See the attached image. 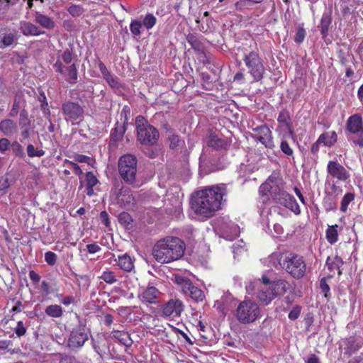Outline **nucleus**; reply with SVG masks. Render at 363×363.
<instances>
[{"label": "nucleus", "mask_w": 363, "mask_h": 363, "mask_svg": "<svg viewBox=\"0 0 363 363\" xmlns=\"http://www.w3.org/2000/svg\"><path fill=\"white\" fill-rule=\"evenodd\" d=\"M227 193L225 184H220L198 191L191 199V208L196 214L210 218L220 208L223 197L227 195Z\"/></svg>", "instance_id": "1"}, {"label": "nucleus", "mask_w": 363, "mask_h": 363, "mask_svg": "<svg viewBox=\"0 0 363 363\" xmlns=\"http://www.w3.org/2000/svg\"><path fill=\"white\" fill-rule=\"evenodd\" d=\"M185 249L186 245L180 238L167 236L154 245L152 255L157 262L167 264L181 259Z\"/></svg>", "instance_id": "2"}, {"label": "nucleus", "mask_w": 363, "mask_h": 363, "mask_svg": "<svg viewBox=\"0 0 363 363\" xmlns=\"http://www.w3.org/2000/svg\"><path fill=\"white\" fill-rule=\"evenodd\" d=\"M137 139L143 145L152 146L157 143L160 138L159 131L143 116L135 118Z\"/></svg>", "instance_id": "3"}, {"label": "nucleus", "mask_w": 363, "mask_h": 363, "mask_svg": "<svg viewBox=\"0 0 363 363\" xmlns=\"http://www.w3.org/2000/svg\"><path fill=\"white\" fill-rule=\"evenodd\" d=\"M260 316L259 306L250 299L241 301L235 312V317L242 324L252 323Z\"/></svg>", "instance_id": "4"}, {"label": "nucleus", "mask_w": 363, "mask_h": 363, "mask_svg": "<svg viewBox=\"0 0 363 363\" xmlns=\"http://www.w3.org/2000/svg\"><path fill=\"white\" fill-rule=\"evenodd\" d=\"M118 171L123 180L128 184L135 183L137 173V159L135 156L127 154L121 156L118 160Z\"/></svg>", "instance_id": "5"}, {"label": "nucleus", "mask_w": 363, "mask_h": 363, "mask_svg": "<svg viewBox=\"0 0 363 363\" xmlns=\"http://www.w3.org/2000/svg\"><path fill=\"white\" fill-rule=\"evenodd\" d=\"M281 267L292 277L300 279L303 277L306 267L303 258L298 255L281 257L279 260Z\"/></svg>", "instance_id": "6"}, {"label": "nucleus", "mask_w": 363, "mask_h": 363, "mask_svg": "<svg viewBox=\"0 0 363 363\" xmlns=\"http://www.w3.org/2000/svg\"><path fill=\"white\" fill-rule=\"evenodd\" d=\"M270 195L275 203L290 209L295 214L300 213V208L295 198L279 186H270Z\"/></svg>", "instance_id": "7"}, {"label": "nucleus", "mask_w": 363, "mask_h": 363, "mask_svg": "<svg viewBox=\"0 0 363 363\" xmlns=\"http://www.w3.org/2000/svg\"><path fill=\"white\" fill-rule=\"evenodd\" d=\"M243 60L253 79L256 82L260 81L263 78L265 68L259 54L255 51H251L245 55Z\"/></svg>", "instance_id": "8"}, {"label": "nucleus", "mask_w": 363, "mask_h": 363, "mask_svg": "<svg viewBox=\"0 0 363 363\" xmlns=\"http://www.w3.org/2000/svg\"><path fill=\"white\" fill-rule=\"evenodd\" d=\"M346 130L352 135L350 140L359 147H363V123L360 115L354 114L349 117Z\"/></svg>", "instance_id": "9"}, {"label": "nucleus", "mask_w": 363, "mask_h": 363, "mask_svg": "<svg viewBox=\"0 0 363 363\" xmlns=\"http://www.w3.org/2000/svg\"><path fill=\"white\" fill-rule=\"evenodd\" d=\"M175 282L181 287L184 294L189 296L195 301L200 302L204 300L203 291L194 286L189 279L183 276H175Z\"/></svg>", "instance_id": "10"}, {"label": "nucleus", "mask_w": 363, "mask_h": 363, "mask_svg": "<svg viewBox=\"0 0 363 363\" xmlns=\"http://www.w3.org/2000/svg\"><path fill=\"white\" fill-rule=\"evenodd\" d=\"M61 111L64 116V119L69 122H74L81 120L84 116V108L77 102L67 101L62 104Z\"/></svg>", "instance_id": "11"}, {"label": "nucleus", "mask_w": 363, "mask_h": 363, "mask_svg": "<svg viewBox=\"0 0 363 363\" xmlns=\"http://www.w3.org/2000/svg\"><path fill=\"white\" fill-rule=\"evenodd\" d=\"M88 329L79 321V325L74 328L68 340V347L72 350L82 347L88 340Z\"/></svg>", "instance_id": "12"}, {"label": "nucleus", "mask_w": 363, "mask_h": 363, "mask_svg": "<svg viewBox=\"0 0 363 363\" xmlns=\"http://www.w3.org/2000/svg\"><path fill=\"white\" fill-rule=\"evenodd\" d=\"M253 131L255 133L254 138L256 140H259L267 148L272 149L274 147L272 132L267 125L257 126L253 129Z\"/></svg>", "instance_id": "13"}, {"label": "nucleus", "mask_w": 363, "mask_h": 363, "mask_svg": "<svg viewBox=\"0 0 363 363\" xmlns=\"http://www.w3.org/2000/svg\"><path fill=\"white\" fill-rule=\"evenodd\" d=\"M184 311V304L179 299H170L162 308V315L164 317H179Z\"/></svg>", "instance_id": "14"}, {"label": "nucleus", "mask_w": 363, "mask_h": 363, "mask_svg": "<svg viewBox=\"0 0 363 363\" xmlns=\"http://www.w3.org/2000/svg\"><path fill=\"white\" fill-rule=\"evenodd\" d=\"M327 172L333 178L340 181H346L350 177L349 172L336 161H330L328 162Z\"/></svg>", "instance_id": "15"}, {"label": "nucleus", "mask_w": 363, "mask_h": 363, "mask_svg": "<svg viewBox=\"0 0 363 363\" xmlns=\"http://www.w3.org/2000/svg\"><path fill=\"white\" fill-rule=\"evenodd\" d=\"M160 291L155 286H148L138 296L139 299L145 303H156L160 295Z\"/></svg>", "instance_id": "16"}, {"label": "nucleus", "mask_w": 363, "mask_h": 363, "mask_svg": "<svg viewBox=\"0 0 363 363\" xmlns=\"http://www.w3.org/2000/svg\"><path fill=\"white\" fill-rule=\"evenodd\" d=\"M118 203L123 206H128L134 202V197L129 189L121 187L118 191H115Z\"/></svg>", "instance_id": "17"}, {"label": "nucleus", "mask_w": 363, "mask_h": 363, "mask_svg": "<svg viewBox=\"0 0 363 363\" xmlns=\"http://www.w3.org/2000/svg\"><path fill=\"white\" fill-rule=\"evenodd\" d=\"M277 297L283 296L291 288V284L285 279H278L272 281L270 286Z\"/></svg>", "instance_id": "18"}, {"label": "nucleus", "mask_w": 363, "mask_h": 363, "mask_svg": "<svg viewBox=\"0 0 363 363\" xmlns=\"http://www.w3.org/2000/svg\"><path fill=\"white\" fill-rule=\"evenodd\" d=\"M207 145L216 150H226L228 143L223 139L219 138L216 135L210 133L207 138Z\"/></svg>", "instance_id": "19"}, {"label": "nucleus", "mask_w": 363, "mask_h": 363, "mask_svg": "<svg viewBox=\"0 0 363 363\" xmlns=\"http://www.w3.org/2000/svg\"><path fill=\"white\" fill-rule=\"evenodd\" d=\"M17 123L11 119H4L0 122V130L6 136H11L17 132Z\"/></svg>", "instance_id": "20"}, {"label": "nucleus", "mask_w": 363, "mask_h": 363, "mask_svg": "<svg viewBox=\"0 0 363 363\" xmlns=\"http://www.w3.org/2000/svg\"><path fill=\"white\" fill-rule=\"evenodd\" d=\"M20 30L24 35H39L44 33L35 24L23 21L20 23Z\"/></svg>", "instance_id": "21"}, {"label": "nucleus", "mask_w": 363, "mask_h": 363, "mask_svg": "<svg viewBox=\"0 0 363 363\" xmlns=\"http://www.w3.org/2000/svg\"><path fill=\"white\" fill-rule=\"evenodd\" d=\"M34 17L35 23L46 29L52 30L55 26L54 21L50 17L42 14L39 11H35Z\"/></svg>", "instance_id": "22"}, {"label": "nucleus", "mask_w": 363, "mask_h": 363, "mask_svg": "<svg viewBox=\"0 0 363 363\" xmlns=\"http://www.w3.org/2000/svg\"><path fill=\"white\" fill-rule=\"evenodd\" d=\"M277 121L286 128L291 136L294 135L292 123L289 112L287 110L283 109L279 112Z\"/></svg>", "instance_id": "23"}, {"label": "nucleus", "mask_w": 363, "mask_h": 363, "mask_svg": "<svg viewBox=\"0 0 363 363\" xmlns=\"http://www.w3.org/2000/svg\"><path fill=\"white\" fill-rule=\"evenodd\" d=\"M257 298L264 305H269L272 300L277 298L272 288L259 290L257 293Z\"/></svg>", "instance_id": "24"}, {"label": "nucleus", "mask_w": 363, "mask_h": 363, "mask_svg": "<svg viewBox=\"0 0 363 363\" xmlns=\"http://www.w3.org/2000/svg\"><path fill=\"white\" fill-rule=\"evenodd\" d=\"M126 129L127 128L125 125L119 124V123L117 122L114 128L111 130V142L116 143L121 140L126 131Z\"/></svg>", "instance_id": "25"}, {"label": "nucleus", "mask_w": 363, "mask_h": 363, "mask_svg": "<svg viewBox=\"0 0 363 363\" xmlns=\"http://www.w3.org/2000/svg\"><path fill=\"white\" fill-rule=\"evenodd\" d=\"M337 139V133L335 131L322 133L318 138V143H323L327 147L333 146Z\"/></svg>", "instance_id": "26"}, {"label": "nucleus", "mask_w": 363, "mask_h": 363, "mask_svg": "<svg viewBox=\"0 0 363 363\" xmlns=\"http://www.w3.org/2000/svg\"><path fill=\"white\" fill-rule=\"evenodd\" d=\"M113 337L117 339L121 343L126 347L131 346L133 343V340H131L130 335L128 333L121 330H113L112 331Z\"/></svg>", "instance_id": "27"}, {"label": "nucleus", "mask_w": 363, "mask_h": 363, "mask_svg": "<svg viewBox=\"0 0 363 363\" xmlns=\"http://www.w3.org/2000/svg\"><path fill=\"white\" fill-rule=\"evenodd\" d=\"M118 265L120 269L125 272H130L134 267L133 259L127 254L118 256Z\"/></svg>", "instance_id": "28"}, {"label": "nucleus", "mask_w": 363, "mask_h": 363, "mask_svg": "<svg viewBox=\"0 0 363 363\" xmlns=\"http://www.w3.org/2000/svg\"><path fill=\"white\" fill-rule=\"evenodd\" d=\"M343 264V261L342 258L337 255L335 256L333 258H330L328 257L326 260V265L328 267V269L333 272L335 269L338 270V275H340L342 274V272L340 271V267Z\"/></svg>", "instance_id": "29"}, {"label": "nucleus", "mask_w": 363, "mask_h": 363, "mask_svg": "<svg viewBox=\"0 0 363 363\" xmlns=\"http://www.w3.org/2000/svg\"><path fill=\"white\" fill-rule=\"evenodd\" d=\"M65 79L70 84H75L77 82L78 72L75 64L66 67L65 70Z\"/></svg>", "instance_id": "30"}, {"label": "nucleus", "mask_w": 363, "mask_h": 363, "mask_svg": "<svg viewBox=\"0 0 363 363\" xmlns=\"http://www.w3.org/2000/svg\"><path fill=\"white\" fill-rule=\"evenodd\" d=\"M330 24V15L328 13H324L322 16L320 25L318 26L323 38L328 35V29Z\"/></svg>", "instance_id": "31"}, {"label": "nucleus", "mask_w": 363, "mask_h": 363, "mask_svg": "<svg viewBox=\"0 0 363 363\" xmlns=\"http://www.w3.org/2000/svg\"><path fill=\"white\" fill-rule=\"evenodd\" d=\"M339 226L335 224L333 225H329L325 232V238L327 241L333 245L338 240V229Z\"/></svg>", "instance_id": "32"}, {"label": "nucleus", "mask_w": 363, "mask_h": 363, "mask_svg": "<svg viewBox=\"0 0 363 363\" xmlns=\"http://www.w3.org/2000/svg\"><path fill=\"white\" fill-rule=\"evenodd\" d=\"M18 39V35L15 33H5L0 40V48L4 49L11 45Z\"/></svg>", "instance_id": "33"}, {"label": "nucleus", "mask_w": 363, "mask_h": 363, "mask_svg": "<svg viewBox=\"0 0 363 363\" xmlns=\"http://www.w3.org/2000/svg\"><path fill=\"white\" fill-rule=\"evenodd\" d=\"M186 40L188 43H189L191 48L199 52L203 51V45L201 43L199 38L193 33H189L186 36Z\"/></svg>", "instance_id": "34"}, {"label": "nucleus", "mask_w": 363, "mask_h": 363, "mask_svg": "<svg viewBox=\"0 0 363 363\" xmlns=\"http://www.w3.org/2000/svg\"><path fill=\"white\" fill-rule=\"evenodd\" d=\"M45 312L48 316L52 318H60L63 314L62 307L57 304L47 306Z\"/></svg>", "instance_id": "35"}, {"label": "nucleus", "mask_w": 363, "mask_h": 363, "mask_svg": "<svg viewBox=\"0 0 363 363\" xmlns=\"http://www.w3.org/2000/svg\"><path fill=\"white\" fill-rule=\"evenodd\" d=\"M118 221L127 229H130L132 227L133 219L128 213L123 212L120 213L118 216Z\"/></svg>", "instance_id": "36"}, {"label": "nucleus", "mask_w": 363, "mask_h": 363, "mask_svg": "<svg viewBox=\"0 0 363 363\" xmlns=\"http://www.w3.org/2000/svg\"><path fill=\"white\" fill-rule=\"evenodd\" d=\"M260 2L261 1L256 0H240L235 3V6L237 10H242L245 9H250L255 4Z\"/></svg>", "instance_id": "37"}, {"label": "nucleus", "mask_w": 363, "mask_h": 363, "mask_svg": "<svg viewBox=\"0 0 363 363\" xmlns=\"http://www.w3.org/2000/svg\"><path fill=\"white\" fill-rule=\"evenodd\" d=\"M20 128H26L30 127V121L28 118V111L23 108L20 112L19 121H18Z\"/></svg>", "instance_id": "38"}, {"label": "nucleus", "mask_w": 363, "mask_h": 363, "mask_svg": "<svg viewBox=\"0 0 363 363\" xmlns=\"http://www.w3.org/2000/svg\"><path fill=\"white\" fill-rule=\"evenodd\" d=\"M354 199V194L352 192L347 193L342 198L340 205V211L345 212L347 210L348 205Z\"/></svg>", "instance_id": "39"}, {"label": "nucleus", "mask_w": 363, "mask_h": 363, "mask_svg": "<svg viewBox=\"0 0 363 363\" xmlns=\"http://www.w3.org/2000/svg\"><path fill=\"white\" fill-rule=\"evenodd\" d=\"M10 147H11L13 153L20 158H23L25 157V153L23 151V148L22 145L17 141L13 142Z\"/></svg>", "instance_id": "40"}, {"label": "nucleus", "mask_w": 363, "mask_h": 363, "mask_svg": "<svg viewBox=\"0 0 363 363\" xmlns=\"http://www.w3.org/2000/svg\"><path fill=\"white\" fill-rule=\"evenodd\" d=\"M27 154L30 157H41L45 155V151L43 150H37L32 144H29L26 148Z\"/></svg>", "instance_id": "41"}, {"label": "nucleus", "mask_w": 363, "mask_h": 363, "mask_svg": "<svg viewBox=\"0 0 363 363\" xmlns=\"http://www.w3.org/2000/svg\"><path fill=\"white\" fill-rule=\"evenodd\" d=\"M100 279H101L106 283L109 284H112L117 281V279L114 272L111 271L104 272L101 276L100 277Z\"/></svg>", "instance_id": "42"}, {"label": "nucleus", "mask_w": 363, "mask_h": 363, "mask_svg": "<svg viewBox=\"0 0 363 363\" xmlns=\"http://www.w3.org/2000/svg\"><path fill=\"white\" fill-rule=\"evenodd\" d=\"M280 149L281 152L287 157H293L294 150L285 139L281 140L280 143Z\"/></svg>", "instance_id": "43"}, {"label": "nucleus", "mask_w": 363, "mask_h": 363, "mask_svg": "<svg viewBox=\"0 0 363 363\" xmlns=\"http://www.w3.org/2000/svg\"><path fill=\"white\" fill-rule=\"evenodd\" d=\"M156 23V18L152 13L145 16L143 24L147 29L152 28Z\"/></svg>", "instance_id": "44"}, {"label": "nucleus", "mask_w": 363, "mask_h": 363, "mask_svg": "<svg viewBox=\"0 0 363 363\" xmlns=\"http://www.w3.org/2000/svg\"><path fill=\"white\" fill-rule=\"evenodd\" d=\"M186 81L184 79V77H182L180 79H178L175 82H174L172 85V90L174 92H179L184 88H186Z\"/></svg>", "instance_id": "45"}, {"label": "nucleus", "mask_w": 363, "mask_h": 363, "mask_svg": "<svg viewBox=\"0 0 363 363\" xmlns=\"http://www.w3.org/2000/svg\"><path fill=\"white\" fill-rule=\"evenodd\" d=\"M67 11L73 17H77L83 13L84 9L79 5H72L67 9Z\"/></svg>", "instance_id": "46"}, {"label": "nucleus", "mask_w": 363, "mask_h": 363, "mask_svg": "<svg viewBox=\"0 0 363 363\" xmlns=\"http://www.w3.org/2000/svg\"><path fill=\"white\" fill-rule=\"evenodd\" d=\"M57 259V256L55 253L51 251H48L45 254V260L46 263L50 266H54Z\"/></svg>", "instance_id": "47"}, {"label": "nucleus", "mask_w": 363, "mask_h": 363, "mask_svg": "<svg viewBox=\"0 0 363 363\" xmlns=\"http://www.w3.org/2000/svg\"><path fill=\"white\" fill-rule=\"evenodd\" d=\"M142 23L139 21L134 20L131 22L130 29L133 35L138 36L140 35Z\"/></svg>", "instance_id": "48"}, {"label": "nucleus", "mask_w": 363, "mask_h": 363, "mask_svg": "<svg viewBox=\"0 0 363 363\" xmlns=\"http://www.w3.org/2000/svg\"><path fill=\"white\" fill-rule=\"evenodd\" d=\"M86 186H94L99 183V180L92 172H88L86 174Z\"/></svg>", "instance_id": "49"}, {"label": "nucleus", "mask_w": 363, "mask_h": 363, "mask_svg": "<svg viewBox=\"0 0 363 363\" xmlns=\"http://www.w3.org/2000/svg\"><path fill=\"white\" fill-rule=\"evenodd\" d=\"M168 140L169 142V147L172 150L177 148L179 145L180 140L177 135H170L168 136Z\"/></svg>", "instance_id": "50"}, {"label": "nucleus", "mask_w": 363, "mask_h": 363, "mask_svg": "<svg viewBox=\"0 0 363 363\" xmlns=\"http://www.w3.org/2000/svg\"><path fill=\"white\" fill-rule=\"evenodd\" d=\"M306 36V30L303 27H298L295 35L294 40L296 43H301Z\"/></svg>", "instance_id": "51"}, {"label": "nucleus", "mask_w": 363, "mask_h": 363, "mask_svg": "<svg viewBox=\"0 0 363 363\" xmlns=\"http://www.w3.org/2000/svg\"><path fill=\"white\" fill-rule=\"evenodd\" d=\"M301 307L299 306H294L289 313V318L291 320H296L301 313Z\"/></svg>", "instance_id": "52"}, {"label": "nucleus", "mask_w": 363, "mask_h": 363, "mask_svg": "<svg viewBox=\"0 0 363 363\" xmlns=\"http://www.w3.org/2000/svg\"><path fill=\"white\" fill-rule=\"evenodd\" d=\"M15 333L18 337L24 335L26 333V328H25L22 321H18L15 328Z\"/></svg>", "instance_id": "53"}, {"label": "nucleus", "mask_w": 363, "mask_h": 363, "mask_svg": "<svg viewBox=\"0 0 363 363\" xmlns=\"http://www.w3.org/2000/svg\"><path fill=\"white\" fill-rule=\"evenodd\" d=\"M65 164H67L68 167H72L76 174L80 175L82 174V171L80 167L77 163H74L72 161L65 160Z\"/></svg>", "instance_id": "54"}, {"label": "nucleus", "mask_w": 363, "mask_h": 363, "mask_svg": "<svg viewBox=\"0 0 363 363\" xmlns=\"http://www.w3.org/2000/svg\"><path fill=\"white\" fill-rule=\"evenodd\" d=\"M320 288L323 293H324L325 296H328V294L330 292V286L326 281V278L323 277L320 279Z\"/></svg>", "instance_id": "55"}, {"label": "nucleus", "mask_w": 363, "mask_h": 363, "mask_svg": "<svg viewBox=\"0 0 363 363\" xmlns=\"http://www.w3.org/2000/svg\"><path fill=\"white\" fill-rule=\"evenodd\" d=\"M19 109H20L19 101L16 99H15L13 104L12 108L11 109V111L9 112V116L11 117L16 116L19 112Z\"/></svg>", "instance_id": "56"}, {"label": "nucleus", "mask_w": 363, "mask_h": 363, "mask_svg": "<svg viewBox=\"0 0 363 363\" xmlns=\"http://www.w3.org/2000/svg\"><path fill=\"white\" fill-rule=\"evenodd\" d=\"M106 81L111 87H117L118 85V80L116 77H114L111 73L108 75H106L104 77Z\"/></svg>", "instance_id": "57"}, {"label": "nucleus", "mask_w": 363, "mask_h": 363, "mask_svg": "<svg viewBox=\"0 0 363 363\" xmlns=\"http://www.w3.org/2000/svg\"><path fill=\"white\" fill-rule=\"evenodd\" d=\"M324 204L326 208V211H333L335 210L337 206L336 203L333 201L330 198H325L324 199Z\"/></svg>", "instance_id": "58"}, {"label": "nucleus", "mask_w": 363, "mask_h": 363, "mask_svg": "<svg viewBox=\"0 0 363 363\" xmlns=\"http://www.w3.org/2000/svg\"><path fill=\"white\" fill-rule=\"evenodd\" d=\"M62 58L65 63L69 64L72 60V52L69 49H66L62 55Z\"/></svg>", "instance_id": "59"}, {"label": "nucleus", "mask_w": 363, "mask_h": 363, "mask_svg": "<svg viewBox=\"0 0 363 363\" xmlns=\"http://www.w3.org/2000/svg\"><path fill=\"white\" fill-rule=\"evenodd\" d=\"M11 145L10 141L5 138L0 139V152H4L7 150H9V147Z\"/></svg>", "instance_id": "60"}, {"label": "nucleus", "mask_w": 363, "mask_h": 363, "mask_svg": "<svg viewBox=\"0 0 363 363\" xmlns=\"http://www.w3.org/2000/svg\"><path fill=\"white\" fill-rule=\"evenodd\" d=\"M224 167H225V163L223 162V161H221V160L219 159L217 164L211 162V167L209 170L211 172H216V171L223 169Z\"/></svg>", "instance_id": "61"}, {"label": "nucleus", "mask_w": 363, "mask_h": 363, "mask_svg": "<svg viewBox=\"0 0 363 363\" xmlns=\"http://www.w3.org/2000/svg\"><path fill=\"white\" fill-rule=\"evenodd\" d=\"M130 108L128 106H124L121 112V116L124 117V122L123 124L127 125L128 121V116L130 115Z\"/></svg>", "instance_id": "62"}, {"label": "nucleus", "mask_w": 363, "mask_h": 363, "mask_svg": "<svg viewBox=\"0 0 363 363\" xmlns=\"http://www.w3.org/2000/svg\"><path fill=\"white\" fill-rule=\"evenodd\" d=\"M29 277L35 284L40 281V276L33 270L29 272Z\"/></svg>", "instance_id": "63"}, {"label": "nucleus", "mask_w": 363, "mask_h": 363, "mask_svg": "<svg viewBox=\"0 0 363 363\" xmlns=\"http://www.w3.org/2000/svg\"><path fill=\"white\" fill-rule=\"evenodd\" d=\"M53 67L57 72H59L62 75L65 74V67L60 61L57 60L54 64Z\"/></svg>", "instance_id": "64"}]
</instances>
